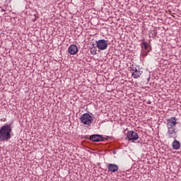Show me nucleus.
Masks as SVG:
<instances>
[{"label": "nucleus", "mask_w": 181, "mask_h": 181, "mask_svg": "<svg viewBox=\"0 0 181 181\" xmlns=\"http://www.w3.org/2000/svg\"><path fill=\"white\" fill-rule=\"evenodd\" d=\"M11 132H12V127H11V124H5L1 127L0 129V142L9 141L11 138Z\"/></svg>", "instance_id": "nucleus-1"}, {"label": "nucleus", "mask_w": 181, "mask_h": 181, "mask_svg": "<svg viewBox=\"0 0 181 181\" xmlns=\"http://www.w3.org/2000/svg\"><path fill=\"white\" fill-rule=\"evenodd\" d=\"M81 122L84 125H91L93 123V117L88 113H84L80 117Z\"/></svg>", "instance_id": "nucleus-2"}, {"label": "nucleus", "mask_w": 181, "mask_h": 181, "mask_svg": "<svg viewBox=\"0 0 181 181\" xmlns=\"http://www.w3.org/2000/svg\"><path fill=\"white\" fill-rule=\"evenodd\" d=\"M96 45L99 50H107V47H108V40H99L96 41Z\"/></svg>", "instance_id": "nucleus-3"}, {"label": "nucleus", "mask_w": 181, "mask_h": 181, "mask_svg": "<svg viewBox=\"0 0 181 181\" xmlns=\"http://www.w3.org/2000/svg\"><path fill=\"white\" fill-rule=\"evenodd\" d=\"M132 76L133 78H139L142 75V71L139 69V67H135L134 65L131 67Z\"/></svg>", "instance_id": "nucleus-4"}, {"label": "nucleus", "mask_w": 181, "mask_h": 181, "mask_svg": "<svg viewBox=\"0 0 181 181\" xmlns=\"http://www.w3.org/2000/svg\"><path fill=\"white\" fill-rule=\"evenodd\" d=\"M127 136L128 140L132 141V142H134V141H137V139H139V136L138 135V133H136V132L135 131L128 132Z\"/></svg>", "instance_id": "nucleus-5"}, {"label": "nucleus", "mask_w": 181, "mask_h": 181, "mask_svg": "<svg viewBox=\"0 0 181 181\" xmlns=\"http://www.w3.org/2000/svg\"><path fill=\"white\" fill-rule=\"evenodd\" d=\"M167 136L168 138H173V139L177 138V128H167Z\"/></svg>", "instance_id": "nucleus-6"}, {"label": "nucleus", "mask_w": 181, "mask_h": 181, "mask_svg": "<svg viewBox=\"0 0 181 181\" xmlns=\"http://www.w3.org/2000/svg\"><path fill=\"white\" fill-rule=\"evenodd\" d=\"M177 125V119L176 117H171L167 119V128H176Z\"/></svg>", "instance_id": "nucleus-7"}, {"label": "nucleus", "mask_w": 181, "mask_h": 181, "mask_svg": "<svg viewBox=\"0 0 181 181\" xmlns=\"http://www.w3.org/2000/svg\"><path fill=\"white\" fill-rule=\"evenodd\" d=\"M89 139L90 141H93V142H103V141L105 140V138L101 135L93 134L90 136Z\"/></svg>", "instance_id": "nucleus-8"}, {"label": "nucleus", "mask_w": 181, "mask_h": 181, "mask_svg": "<svg viewBox=\"0 0 181 181\" xmlns=\"http://www.w3.org/2000/svg\"><path fill=\"white\" fill-rule=\"evenodd\" d=\"M107 169L109 172H112V173H115V172H118V165H117V164L109 163L107 165Z\"/></svg>", "instance_id": "nucleus-9"}, {"label": "nucleus", "mask_w": 181, "mask_h": 181, "mask_svg": "<svg viewBox=\"0 0 181 181\" xmlns=\"http://www.w3.org/2000/svg\"><path fill=\"white\" fill-rule=\"evenodd\" d=\"M68 50L69 53L72 55L77 54V53L78 52V49L77 48V46L74 45H70Z\"/></svg>", "instance_id": "nucleus-10"}, {"label": "nucleus", "mask_w": 181, "mask_h": 181, "mask_svg": "<svg viewBox=\"0 0 181 181\" xmlns=\"http://www.w3.org/2000/svg\"><path fill=\"white\" fill-rule=\"evenodd\" d=\"M172 146L173 149H180V142H179L177 140H175L172 144Z\"/></svg>", "instance_id": "nucleus-11"}, {"label": "nucleus", "mask_w": 181, "mask_h": 181, "mask_svg": "<svg viewBox=\"0 0 181 181\" xmlns=\"http://www.w3.org/2000/svg\"><path fill=\"white\" fill-rule=\"evenodd\" d=\"M149 52H151V50L142 49L141 53V57H146V56H148V53H149Z\"/></svg>", "instance_id": "nucleus-12"}, {"label": "nucleus", "mask_w": 181, "mask_h": 181, "mask_svg": "<svg viewBox=\"0 0 181 181\" xmlns=\"http://www.w3.org/2000/svg\"><path fill=\"white\" fill-rule=\"evenodd\" d=\"M142 45L144 47L143 50H150L151 52V48H149V45H148V43H146V42H143Z\"/></svg>", "instance_id": "nucleus-13"}]
</instances>
